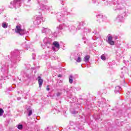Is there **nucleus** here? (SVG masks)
Segmentation results:
<instances>
[{"instance_id":"obj_7","label":"nucleus","mask_w":131,"mask_h":131,"mask_svg":"<svg viewBox=\"0 0 131 131\" xmlns=\"http://www.w3.org/2000/svg\"><path fill=\"white\" fill-rule=\"evenodd\" d=\"M43 41L45 45H51V42H52V39L48 37H45Z\"/></svg>"},{"instance_id":"obj_19","label":"nucleus","mask_w":131,"mask_h":131,"mask_svg":"<svg viewBox=\"0 0 131 131\" xmlns=\"http://www.w3.org/2000/svg\"><path fill=\"white\" fill-rule=\"evenodd\" d=\"M101 58L103 61H105V60H106V57H105V55L103 54L102 55H101Z\"/></svg>"},{"instance_id":"obj_14","label":"nucleus","mask_w":131,"mask_h":131,"mask_svg":"<svg viewBox=\"0 0 131 131\" xmlns=\"http://www.w3.org/2000/svg\"><path fill=\"white\" fill-rule=\"evenodd\" d=\"M2 27H3V28H7L8 27V24L6 22H3L2 24Z\"/></svg>"},{"instance_id":"obj_20","label":"nucleus","mask_w":131,"mask_h":131,"mask_svg":"<svg viewBox=\"0 0 131 131\" xmlns=\"http://www.w3.org/2000/svg\"><path fill=\"white\" fill-rule=\"evenodd\" d=\"M17 128L18 129H22V128H23V125H22V124L18 125L17 126Z\"/></svg>"},{"instance_id":"obj_23","label":"nucleus","mask_w":131,"mask_h":131,"mask_svg":"<svg viewBox=\"0 0 131 131\" xmlns=\"http://www.w3.org/2000/svg\"><path fill=\"white\" fill-rule=\"evenodd\" d=\"M60 95H61V94H60V93H57V96H60Z\"/></svg>"},{"instance_id":"obj_28","label":"nucleus","mask_w":131,"mask_h":131,"mask_svg":"<svg viewBox=\"0 0 131 131\" xmlns=\"http://www.w3.org/2000/svg\"><path fill=\"white\" fill-rule=\"evenodd\" d=\"M18 94H19V92H18Z\"/></svg>"},{"instance_id":"obj_4","label":"nucleus","mask_w":131,"mask_h":131,"mask_svg":"<svg viewBox=\"0 0 131 131\" xmlns=\"http://www.w3.org/2000/svg\"><path fill=\"white\" fill-rule=\"evenodd\" d=\"M107 42L111 46H114V41H113V37L112 36H109L107 38Z\"/></svg>"},{"instance_id":"obj_2","label":"nucleus","mask_w":131,"mask_h":131,"mask_svg":"<svg viewBox=\"0 0 131 131\" xmlns=\"http://www.w3.org/2000/svg\"><path fill=\"white\" fill-rule=\"evenodd\" d=\"M20 4V0H14L10 3V6L9 8L13 9V8H16V6H18Z\"/></svg>"},{"instance_id":"obj_9","label":"nucleus","mask_w":131,"mask_h":131,"mask_svg":"<svg viewBox=\"0 0 131 131\" xmlns=\"http://www.w3.org/2000/svg\"><path fill=\"white\" fill-rule=\"evenodd\" d=\"M116 20L118 22H122L123 20V15H122V14L118 15L117 17Z\"/></svg>"},{"instance_id":"obj_21","label":"nucleus","mask_w":131,"mask_h":131,"mask_svg":"<svg viewBox=\"0 0 131 131\" xmlns=\"http://www.w3.org/2000/svg\"><path fill=\"white\" fill-rule=\"evenodd\" d=\"M47 91H50V88H49V86H47Z\"/></svg>"},{"instance_id":"obj_6","label":"nucleus","mask_w":131,"mask_h":131,"mask_svg":"<svg viewBox=\"0 0 131 131\" xmlns=\"http://www.w3.org/2000/svg\"><path fill=\"white\" fill-rule=\"evenodd\" d=\"M41 21H42V18L39 16H37L36 20L34 21V24H36V25H38L41 23Z\"/></svg>"},{"instance_id":"obj_17","label":"nucleus","mask_w":131,"mask_h":131,"mask_svg":"<svg viewBox=\"0 0 131 131\" xmlns=\"http://www.w3.org/2000/svg\"><path fill=\"white\" fill-rule=\"evenodd\" d=\"M115 90L116 91L119 92V91H121V88H120V86H117L115 88Z\"/></svg>"},{"instance_id":"obj_16","label":"nucleus","mask_w":131,"mask_h":131,"mask_svg":"<svg viewBox=\"0 0 131 131\" xmlns=\"http://www.w3.org/2000/svg\"><path fill=\"white\" fill-rule=\"evenodd\" d=\"M75 61H76V62H77L78 63H80V62H81V58H80V57H78L77 58H75Z\"/></svg>"},{"instance_id":"obj_3","label":"nucleus","mask_w":131,"mask_h":131,"mask_svg":"<svg viewBox=\"0 0 131 131\" xmlns=\"http://www.w3.org/2000/svg\"><path fill=\"white\" fill-rule=\"evenodd\" d=\"M53 45L54 47L52 48V50H53V51H55V52H57V51H58V50L60 49V45L57 41H54L53 42Z\"/></svg>"},{"instance_id":"obj_27","label":"nucleus","mask_w":131,"mask_h":131,"mask_svg":"<svg viewBox=\"0 0 131 131\" xmlns=\"http://www.w3.org/2000/svg\"><path fill=\"white\" fill-rule=\"evenodd\" d=\"M39 13H40V11H39Z\"/></svg>"},{"instance_id":"obj_12","label":"nucleus","mask_w":131,"mask_h":131,"mask_svg":"<svg viewBox=\"0 0 131 131\" xmlns=\"http://www.w3.org/2000/svg\"><path fill=\"white\" fill-rule=\"evenodd\" d=\"M69 82L70 83H72V82H73V76H72V75H71L69 76Z\"/></svg>"},{"instance_id":"obj_13","label":"nucleus","mask_w":131,"mask_h":131,"mask_svg":"<svg viewBox=\"0 0 131 131\" xmlns=\"http://www.w3.org/2000/svg\"><path fill=\"white\" fill-rule=\"evenodd\" d=\"M27 111L28 112V116H31L32 115V110L28 108Z\"/></svg>"},{"instance_id":"obj_29","label":"nucleus","mask_w":131,"mask_h":131,"mask_svg":"<svg viewBox=\"0 0 131 131\" xmlns=\"http://www.w3.org/2000/svg\"><path fill=\"white\" fill-rule=\"evenodd\" d=\"M60 26H59V29H60Z\"/></svg>"},{"instance_id":"obj_15","label":"nucleus","mask_w":131,"mask_h":131,"mask_svg":"<svg viewBox=\"0 0 131 131\" xmlns=\"http://www.w3.org/2000/svg\"><path fill=\"white\" fill-rule=\"evenodd\" d=\"M89 60H90V56L87 55L84 57V60L85 61V62H89Z\"/></svg>"},{"instance_id":"obj_10","label":"nucleus","mask_w":131,"mask_h":131,"mask_svg":"<svg viewBox=\"0 0 131 131\" xmlns=\"http://www.w3.org/2000/svg\"><path fill=\"white\" fill-rule=\"evenodd\" d=\"M41 31H42V33H49L50 31H51V30L48 28L42 27L41 29Z\"/></svg>"},{"instance_id":"obj_22","label":"nucleus","mask_w":131,"mask_h":131,"mask_svg":"<svg viewBox=\"0 0 131 131\" xmlns=\"http://www.w3.org/2000/svg\"><path fill=\"white\" fill-rule=\"evenodd\" d=\"M77 113V112H73V114H76Z\"/></svg>"},{"instance_id":"obj_18","label":"nucleus","mask_w":131,"mask_h":131,"mask_svg":"<svg viewBox=\"0 0 131 131\" xmlns=\"http://www.w3.org/2000/svg\"><path fill=\"white\" fill-rule=\"evenodd\" d=\"M3 114H4V110L0 108V116H3Z\"/></svg>"},{"instance_id":"obj_26","label":"nucleus","mask_w":131,"mask_h":131,"mask_svg":"<svg viewBox=\"0 0 131 131\" xmlns=\"http://www.w3.org/2000/svg\"><path fill=\"white\" fill-rule=\"evenodd\" d=\"M60 77V75H59V77Z\"/></svg>"},{"instance_id":"obj_11","label":"nucleus","mask_w":131,"mask_h":131,"mask_svg":"<svg viewBox=\"0 0 131 131\" xmlns=\"http://www.w3.org/2000/svg\"><path fill=\"white\" fill-rule=\"evenodd\" d=\"M57 18H58V21H61V20L64 19V15L63 14H58L57 16Z\"/></svg>"},{"instance_id":"obj_5","label":"nucleus","mask_w":131,"mask_h":131,"mask_svg":"<svg viewBox=\"0 0 131 131\" xmlns=\"http://www.w3.org/2000/svg\"><path fill=\"white\" fill-rule=\"evenodd\" d=\"M97 21H98L99 23L104 21V16L102 14H98L97 16Z\"/></svg>"},{"instance_id":"obj_8","label":"nucleus","mask_w":131,"mask_h":131,"mask_svg":"<svg viewBox=\"0 0 131 131\" xmlns=\"http://www.w3.org/2000/svg\"><path fill=\"white\" fill-rule=\"evenodd\" d=\"M38 82L39 83V88H41V85H42V83L43 82V80L41 79L40 76H38Z\"/></svg>"},{"instance_id":"obj_24","label":"nucleus","mask_w":131,"mask_h":131,"mask_svg":"<svg viewBox=\"0 0 131 131\" xmlns=\"http://www.w3.org/2000/svg\"><path fill=\"white\" fill-rule=\"evenodd\" d=\"M29 2H31V0H27V3H29Z\"/></svg>"},{"instance_id":"obj_1","label":"nucleus","mask_w":131,"mask_h":131,"mask_svg":"<svg viewBox=\"0 0 131 131\" xmlns=\"http://www.w3.org/2000/svg\"><path fill=\"white\" fill-rule=\"evenodd\" d=\"M15 32L16 33H18L20 35H23L26 33V31L24 29H22L20 25H17L15 28Z\"/></svg>"},{"instance_id":"obj_25","label":"nucleus","mask_w":131,"mask_h":131,"mask_svg":"<svg viewBox=\"0 0 131 131\" xmlns=\"http://www.w3.org/2000/svg\"><path fill=\"white\" fill-rule=\"evenodd\" d=\"M115 39H117V36H116V37H115Z\"/></svg>"}]
</instances>
